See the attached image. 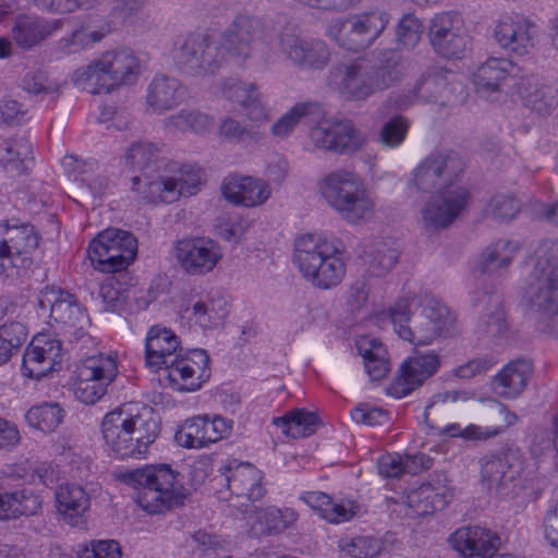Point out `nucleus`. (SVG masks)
Returning a JSON list of instances; mask_svg holds the SVG:
<instances>
[{
	"mask_svg": "<svg viewBox=\"0 0 558 558\" xmlns=\"http://www.w3.org/2000/svg\"><path fill=\"white\" fill-rule=\"evenodd\" d=\"M56 508L62 519L72 526L83 523L90 500L86 490L77 484H60L54 492Z\"/></svg>",
	"mask_w": 558,
	"mask_h": 558,
	"instance_id": "obj_35",
	"label": "nucleus"
},
{
	"mask_svg": "<svg viewBox=\"0 0 558 558\" xmlns=\"http://www.w3.org/2000/svg\"><path fill=\"white\" fill-rule=\"evenodd\" d=\"M492 421H500L498 424L489 426H478L470 424L462 427L458 423H452L444 427L441 434L450 437H461L465 440H487L504 434L510 426L518 422V416L505 404L494 401L489 408Z\"/></svg>",
	"mask_w": 558,
	"mask_h": 558,
	"instance_id": "obj_29",
	"label": "nucleus"
},
{
	"mask_svg": "<svg viewBox=\"0 0 558 558\" xmlns=\"http://www.w3.org/2000/svg\"><path fill=\"white\" fill-rule=\"evenodd\" d=\"M422 454L401 457L398 453L384 454L378 459L377 469L383 477H398L403 473L416 474L423 468Z\"/></svg>",
	"mask_w": 558,
	"mask_h": 558,
	"instance_id": "obj_52",
	"label": "nucleus"
},
{
	"mask_svg": "<svg viewBox=\"0 0 558 558\" xmlns=\"http://www.w3.org/2000/svg\"><path fill=\"white\" fill-rule=\"evenodd\" d=\"M62 343L49 333L36 335L27 345L22 361V375L41 380L54 372L62 362Z\"/></svg>",
	"mask_w": 558,
	"mask_h": 558,
	"instance_id": "obj_21",
	"label": "nucleus"
},
{
	"mask_svg": "<svg viewBox=\"0 0 558 558\" xmlns=\"http://www.w3.org/2000/svg\"><path fill=\"white\" fill-rule=\"evenodd\" d=\"M145 365L153 372L165 369L170 387L177 391H196L210 377L207 352L193 349L182 354L179 337L160 325L146 333Z\"/></svg>",
	"mask_w": 558,
	"mask_h": 558,
	"instance_id": "obj_2",
	"label": "nucleus"
},
{
	"mask_svg": "<svg viewBox=\"0 0 558 558\" xmlns=\"http://www.w3.org/2000/svg\"><path fill=\"white\" fill-rule=\"evenodd\" d=\"M389 16L383 11H372L332 20L327 35L340 47L359 51L369 47L385 31Z\"/></svg>",
	"mask_w": 558,
	"mask_h": 558,
	"instance_id": "obj_13",
	"label": "nucleus"
},
{
	"mask_svg": "<svg viewBox=\"0 0 558 558\" xmlns=\"http://www.w3.org/2000/svg\"><path fill=\"white\" fill-rule=\"evenodd\" d=\"M316 109L313 102H298L284 112L270 128V133L277 138L289 137L299 123Z\"/></svg>",
	"mask_w": 558,
	"mask_h": 558,
	"instance_id": "obj_54",
	"label": "nucleus"
},
{
	"mask_svg": "<svg viewBox=\"0 0 558 558\" xmlns=\"http://www.w3.org/2000/svg\"><path fill=\"white\" fill-rule=\"evenodd\" d=\"M531 260L532 270L522 288V302L541 332L558 337V242L543 241Z\"/></svg>",
	"mask_w": 558,
	"mask_h": 558,
	"instance_id": "obj_5",
	"label": "nucleus"
},
{
	"mask_svg": "<svg viewBox=\"0 0 558 558\" xmlns=\"http://www.w3.org/2000/svg\"><path fill=\"white\" fill-rule=\"evenodd\" d=\"M228 304L222 296L211 293L190 294L185 298L180 315L190 326L203 330L221 327L228 316Z\"/></svg>",
	"mask_w": 558,
	"mask_h": 558,
	"instance_id": "obj_22",
	"label": "nucleus"
},
{
	"mask_svg": "<svg viewBox=\"0 0 558 558\" xmlns=\"http://www.w3.org/2000/svg\"><path fill=\"white\" fill-rule=\"evenodd\" d=\"M318 192L326 204L351 226L372 221L377 202L361 177L348 169H336L318 181Z\"/></svg>",
	"mask_w": 558,
	"mask_h": 558,
	"instance_id": "obj_7",
	"label": "nucleus"
},
{
	"mask_svg": "<svg viewBox=\"0 0 558 558\" xmlns=\"http://www.w3.org/2000/svg\"><path fill=\"white\" fill-rule=\"evenodd\" d=\"M300 499L331 524L348 522L360 512V506L354 500L332 499L323 492H305Z\"/></svg>",
	"mask_w": 558,
	"mask_h": 558,
	"instance_id": "obj_33",
	"label": "nucleus"
},
{
	"mask_svg": "<svg viewBox=\"0 0 558 558\" xmlns=\"http://www.w3.org/2000/svg\"><path fill=\"white\" fill-rule=\"evenodd\" d=\"M160 157V148L150 142H135L130 145L123 156L125 167L133 171H142L141 184L138 185L142 190L145 189L144 175L155 178L157 174L147 172L149 167L154 165Z\"/></svg>",
	"mask_w": 558,
	"mask_h": 558,
	"instance_id": "obj_48",
	"label": "nucleus"
},
{
	"mask_svg": "<svg viewBox=\"0 0 558 558\" xmlns=\"http://www.w3.org/2000/svg\"><path fill=\"white\" fill-rule=\"evenodd\" d=\"M9 496L11 518L35 514L41 507L39 496L35 495L32 490L23 489L9 493Z\"/></svg>",
	"mask_w": 558,
	"mask_h": 558,
	"instance_id": "obj_60",
	"label": "nucleus"
},
{
	"mask_svg": "<svg viewBox=\"0 0 558 558\" xmlns=\"http://www.w3.org/2000/svg\"><path fill=\"white\" fill-rule=\"evenodd\" d=\"M486 299L477 324L480 332L490 338H497L507 330L505 312L498 294L484 295Z\"/></svg>",
	"mask_w": 558,
	"mask_h": 558,
	"instance_id": "obj_51",
	"label": "nucleus"
},
{
	"mask_svg": "<svg viewBox=\"0 0 558 558\" xmlns=\"http://www.w3.org/2000/svg\"><path fill=\"white\" fill-rule=\"evenodd\" d=\"M63 27L62 19L47 20L37 15L21 14L12 27L15 44L24 49L33 48Z\"/></svg>",
	"mask_w": 558,
	"mask_h": 558,
	"instance_id": "obj_32",
	"label": "nucleus"
},
{
	"mask_svg": "<svg viewBox=\"0 0 558 558\" xmlns=\"http://www.w3.org/2000/svg\"><path fill=\"white\" fill-rule=\"evenodd\" d=\"M64 410L57 402H43L31 407L25 413L28 427L48 434L62 423Z\"/></svg>",
	"mask_w": 558,
	"mask_h": 558,
	"instance_id": "obj_50",
	"label": "nucleus"
},
{
	"mask_svg": "<svg viewBox=\"0 0 558 558\" xmlns=\"http://www.w3.org/2000/svg\"><path fill=\"white\" fill-rule=\"evenodd\" d=\"M356 349L363 357L365 371L372 380H379L388 374L390 363L387 350L378 339L361 336L356 340Z\"/></svg>",
	"mask_w": 558,
	"mask_h": 558,
	"instance_id": "obj_43",
	"label": "nucleus"
},
{
	"mask_svg": "<svg viewBox=\"0 0 558 558\" xmlns=\"http://www.w3.org/2000/svg\"><path fill=\"white\" fill-rule=\"evenodd\" d=\"M102 57L116 89L136 82L140 74V61L133 51L113 49L102 52Z\"/></svg>",
	"mask_w": 558,
	"mask_h": 558,
	"instance_id": "obj_38",
	"label": "nucleus"
},
{
	"mask_svg": "<svg viewBox=\"0 0 558 558\" xmlns=\"http://www.w3.org/2000/svg\"><path fill=\"white\" fill-rule=\"evenodd\" d=\"M32 158V144L27 138L0 137V165L5 171L12 174L23 173L28 169Z\"/></svg>",
	"mask_w": 558,
	"mask_h": 558,
	"instance_id": "obj_44",
	"label": "nucleus"
},
{
	"mask_svg": "<svg viewBox=\"0 0 558 558\" xmlns=\"http://www.w3.org/2000/svg\"><path fill=\"white\" fill-rule=\"evenodd\" d=\"M184 98L185 89L177 78L156 75L147 85L145 102L150 112L162 114L178 107Z\"/></svg>",
	"mask_w": 558,
	"mask_h": 558,
	"instance_id": "obj_34",
	"label": "nucleus"
},
{
	"mask_svg": "<svg viewBox=\"0 0 558 558\" xmlns=\"http://www.w3.org/2000/svg\"><path fill=\"white\" fill-rule=\"evenodd\" d=\"M335 154L350 155L360 150L366 143V136L350 121L338 120Z\"/></svg>",
	"mask_w": 558,
	"mask_h": 558,
	"instance_id": "obj_56",
	"label": "nucleus"
},
{
	"mask_svg": "<svg viewBox=\"0 0 558 558\" xmlns=\"http://www.w3.org/2000/svg\"><path fill=\"white\" fill-rule=\"evenodd\" d=\"M100 430L110 454L143 458L159 434V420L150 407L124 403L102 417Z\"/></svg>",
	"mask_w": 558,
	"mask_h": 558,
	"instance_id": "obj_4",
	"label": "nucleus"
},
{
	"mask_svg": "<svg viewBox=\"0 0 558 558\" xmlns=\"http://www.w3.org/2000/svg\"><path fill=\"white\" fill-rule=\"evenodd\" d=\"M111 32L110 23H102L97 28L83 25L58 41V49L65 54L86 50L101 41Z\"/></svg>",
	"mask_w": 558,
	"mask_h": 558,
	"instance_id": "obj_47",
	"label": "nucleus"
},
{
	"mask_svg": "<svg viewBox=\"0 0 558 558\" xmlns=\"http://www.w3.org/2000/svg\"><path fill=\"white\" fill-rule=\"evenodd\" d=\"M522 209V203L515 196L510 194H498L488 202L485 214L487 217L507 222L514 219Z\"/></svg>",
	"mask_w": 558,
	"mask_h": 558,
	"instance_id": "obj_55",
	"label": "nucleus"
},
{
	"mask_svg": "<svg viewBox=\"0 0 558 558\" xmlns=\"http://www.w3.org/2000/svg\"><path fill=\"white\" fill-rule=\"evenodd\" d=\"M222 194L232 204L247 208L265 204L271 187L264 179L251 175H229L222 184Z\"/></svg>",
	"mask_w": 558,
	"mask_h": 558,
	"instance_id": "obj_31",
	"label": "nucleus"
},
{
	"mask_svg": "<svg viewBox=\"0 0 558 558\" xmlns=\"http://www.w3.org/2000/svg\"><path fill=\"white\" fill-rule=\"evenodd\" d=\"M518 248V244L509 240H498L494 242L480 255L474 267V274L488 277L493 276L511 263Z\"/></svg>",
	"mask_w": 558,
	"mask_h": 558,
	"instance_id": "obj_41",
	"label": "nucleus"
},
{
	"mask_svg": "<svg viewBox=\"0 0 558 558\" xmlns=\"http://www.w3.org/2000/svg\"><path fill=\"white\" fill-rule=\"evenodd\" d=\"M280 50L288 60L302 69L320 70L330 61V51L320 39L286 34L280 39Z\"/></svg>",
	"mask_w": 558,
	"mask_h": 558,
	"instance_id": "obj_27",
	"label": "nucleus"
},
{
	"mask_svg": "<svg viewBox=\"0 0 558 558\" xmlns=\"http://www.w3.org/2000/svg\"><path fill=\"white\" fill-rule=\"evenodd\" d=\"M429 39L436 52L445 58H462L471 44L464 20L454 12H442L433 17Z\"/></svg>",
	"mask_w": 558,
	"mask_h": 558,
	"instance_id": "obj_20",
	"label": "nucleus"
},
{
	"mask_svg": "<svg viewBox=\"0 0 558 558\" xmlns=\"http://www.w3.org/2000/svg\"><path fill=\"white\" fill-rule=\"evenodd\" d=\"M532 372V365L527 361L508 363L493 380L495 393L506 399L517 398L526 388Z\"/></svg>",
	"mask_w": 558,
	"mask_h": 558,
	"instance_id": "obj_37",
	"label": "nucleus"
},
{
	"mask_svg": "<svg viewBox=\"0 0 558 558\" xmlns=\"http://www.w3.org/2000/svg\"><path fill=\"white\" fill-rule=\"evenodd\" d=\"M517 66L509 58L490 57L483 62L474 74V83L480 93L496 92L500 84L513 76Z\"/></svg>",
	"mask_w": 558,
	"mask_h": 558,
	"instance_id": "obj_40",
	"label": "nucleus"
},
{
	"mask_svg": "<svg viewBox=\"0 0 558 558\" xmlns=\"http://www.w3.org/2000/svg\"><path fill=\"white\" fill-rule=\"evenodd\" d=\"M214 125L215 118L213 116L196 109H182L165 121V126L170 132H189L199 136L207 135Z\"/></svg>",
	"mask_w": 558,
	"mask_h": 558,
	"instance_id": "obj_45",
	"label": "nucleus"
},
{
	"mask_svg": "<svg viewBox=\"0 0 558 558\" xmlns=\"http://www.w3.org/2000/svg\"><path fill=\"white\" fill-rule=\"evenodd\" d=\"M122 480L137 489L135 501L149 514L178 507L186 497L180 474L166 464L128 471Z\"/></svg>",
	"mask_w": 558,
	"mask_h": 558,
	"instance_id": "obj_9",
	"label": "nucleus"
},
{
	"mask_svg": "<svg viewBox=\"0 0 558 558\" xmlns=\"http://www.w3.org/2000/svg\"><path fill=\"white\" fill-rule=\"evenodd\" d=\"M119 373L118 356L113 352L86 356L76 367L74 395L85 404H95L106 393Z\"/></svg>",
	"mask_w": 558,
	"mask_h": 558,
	"instance_id": "obj_14",
	"label": "nucleus"
},
{
	"mask_svg": "<svg viewBox=\"0 0 558 558\" xmlns=\"http://www.w3.org/2000/svg\"><path fill=\"white\" fill-rule=\"evenodd\" d=\"M136 239L120 229H106L97 234L87 248L94 268L101 272H116L125 269L135 258Z\"/></svg>",
	"mask_w": 558,
	"mask_h": 558,
	"instance_id": "obj_15",
	"label": "nucleus"
},
{
	"mask_svg": "<svg viewBox=\"0 0 558 558\" xmlns=\"http://www.w3.org/2000/svg\"><path fill=\"white\" fill-rule=\"evenodd\" d=\"M338 547L349 558H377L386 549L380 538L369 535L342 538Z\"/></svg>",
	"mask_w": 558,
	"mask_h": 558,
	"instance_id": "obj_53",
	"label": "nucleus"
},
{
	"mask_svg": "<svg viewBox=\"0 0 558 558\" xmlns=\"http://www.w3.org/2000/svg\"><path fill=\"white\" fill-rule=\"evenodd\" d=\"M141 177L131 179L132 190L137 192L143 199L158 203H173L181 196L195 195L202 184V173L193 166H183L173 174H157L155 178L144 175L145 189H141Z\"/></svg>",
	"mask_w": 558,
	"mask_h": 558,
	"instance_id": "obj_11",
	"label": "nucleus"
},
{
	"mask_svg": "<svg viewBox=\"0 0 558 558\" xmlns=\"http://www.w3.org/2000/svg\"><path fill=\"white\" fill-rule=\"evenodd\" d=\"M293 262L314 287L330 289L345 276V260L340 243L323 233L303 234L296 239Z\"/></svg>",
	"mask_w": 558,
	"mask_h": 558,
	"instance_id": "obj_8",
	"label": "nucleus"
},
{
	"mask_svg": "<svg viewBox=\"0 0 558 558\" xmlns=\"http://www.w3.org/2000/svg\"><path fill=\"white\" fill-rule=\"evenodd\" d=\"M37 312L49 325L61 326L76 339L85 335L90 324L88 315L74 296L56 287H46L40 291Z\"/></svg>",
	"mask_w": 558,
	"mask_h": 558,
	"instance_id": "obj_12",
	"label": "nucleus"
},
{
	"mask_svg": "<svg viewBox=\"0 0 558 558\" xmlns=\"http://www.w3.org/2000/svg\"><path fill=\"white\" fill-rule=\"evenodd\" d=\"M460 558H492L498 550V537L480 526L460 527L449 537Z\"/></svg>",
	"mask_w": 558,
	"mask_h": 558,
	"instance_id": "obj_30",
	"label": "nucleus"
},
{
	"mask_svg": "<svg viewBox=\"0 0 558 558\" xmlns=\"http://www.w3.org/2000/svg\"><path fill=\"white\" fill-rule=\"evenodd\" d=\"M408 130V120L404 117L396 116L384 123L378 133V141L389 148L399 147L404 142Z\"/></svg>",
	"mask_w": 558,
	"mask_h": 558,
	"instance_id": "obj_59",
	"label": "nucleus"
},
{
	"mask_svg": "<svg viewBox=\"0 0 558 558\" xmlns=\"http://www.w3.org/2000/svg\"><path fill=\"white\" fill-rule=\"evenodd\" d=\"M172 255L182 272L201 277L213 272L225 253L222 246L209 236H185L174 242Z\"/></svg>",
	"mask_w": 558,
	"mask_h": 558,
	"instance_id": "obj_17",
	"label": "nucleus"
},
{
	"mask_svg": "<svg viewBox=\"0 0 558 558\" xmlns=\"http://www.w3.org/2000/svg\"><path fill=\"white\" fill-rule=\"evenodd\" d=\"M102 53L75 70L72 82L90 94H108L116 89L113 81L105 65Z\"/></svg>",
	"mask_w": 558,
	"mask_h": 558,
	"instance_id": "obj_39",
	"label": "nucleus"
},
{
	"mask_svg": "<svg viewBox=\"0 0 558 558\" xmlns=\"http://www.w3.org/2000/svg\"><path fill=\"white\" fill-rule=\"evenodd\" d=\"M403 76L401 56L385 51L378 65L365 68L359 63L339 64L329 74L328 83L341 96L351 100H365L376 93L398 84Z\"/></svg>",
	"mask_w": 558,
	"mask_h": 558,
	"instance_id": "obj_6",
	"label": "nucleus"
},
{
	"mask_svg": "<svg viewBox=\"0 0 558 558\" xmlns=\"http://www.w3.org/2000/svg\"><path fill=\"white\" fill-rule=\"evenodd\" d=\"M397 259L398 254L395 248L385 242H377L368 253V271L376 277L384 276L393 268Z\"/></svg>",
	"mask_w": 558,
	"mask_h": 558,
	"instance_id": "obj_57",
	"label": "nucleus"
},
{
	"mask_svg": "<svg viewBox=\"0 0 558 558\" xmlns=\"http://www.w3.org/2000/svg\"><path fill=\"white\" fill-rule=\"evenodd\" d=\"M219 93L222 99L239 106L248 121L265 123L269 120V110L255 83L229 77L220 83Z\"/></svg>",
	"mask_w": 558,
	"mask_h": 558,
	"instance_id": "obj_24",
	"label": "nucleus"
},
{
	"mask_svg": "<svg viewBox=\"0 0 558 558\" xmlns=\"http://www.w3.org/2000/svg\"><path fill=\"white\" fill-rule=\"evenodd\" d=\"M522 472V461L514 451L487 456L483 459L481 474L487 488L507 495V488Z\"/></svg>",
	"mask_w": 558,
	"mask_h": 558,
	"instance_id": "obj_28",
	"label": "nucleus"
},
{
	"mask_svg": "<svg viewBox=\"0 0 558 558\" xmlns=\"http://www.w3.org/2000/svg\"><path fill=\"white\" fill-rule=\"evenodd\" d=\"M453 498V488L447 483L445 476H438L432 482L411 488L402 497L408 510L405 514L411 518L424 517L444 509Z\"/></svg>",
	"mask_w": 558,
	"mask_h": 558,
	"instance_id": "obj_23",
	"label": "nucleus"
},
{
	"mask_svg": "<svg viewBox=\"0 0 558 558\" xmlns=\"http://www.w3.org/2000/svg\"><path fill=\"white\" fill-rule=\"evenodd\" d=\"M38 234L28 223L0 225V276L13 278L32 264L38 246Z\"/></svg>",
	"mask_w": 558,
	"mask_h": 558,
	"instance_id": "obj_16",
	"label": "nucleus"
},
{
	"mask_svg": "<svg viewBox=\"0 0 558 558\" xmlns=\"http://www.w3.org/2000/svg\"><path fill=\"white\" fill-rule=\"evenodd\" d=\"M28 337L26 325L20 320L9 318L0 324V339L5 341L15 351L23 345Z\"/></svg>",
	"mask_w": 558,
	"mask_h": 558,
	"instance_id": "obj_63",
	"label": "nucleus"
},
{
	"mask_svg": "<svg viewBox=\"0 0 558 558\" xmlns=\"http://www.w3.org/2000/svg\"><path fill=\"white\" fill-rule=\"evenodd\" d=\"M463 161L457 153L437 151L424 158L411 172L409 187L427 195L461 186L457 179Z\"/></svg>",
	"mask_w": 558,
	"mask_h": 558,
	"instance_id": "obj_10",
	"label": "nucleus"
},
{
	"mask_svg": "<svg viewBox=\"0 0 558 558\" xmlns=\"http://www.w3.org/2000/svg\"><path fill=\"white\" fill-rule=\"evenodd\" d=\"M523 104L539 114H549L556 107L557 99L551 87L541 85L534 80L522 82L518 88Z\"/></svg>",
	"mask_w": 558,
	"mask_h": 558,
	"instance_id": "obj_49",
	"label": "nucleus"
},
{
	"mask_svg": "<svg viewBox=\"0 0 558 558\" xmlns=\"http://www.w3.org/2000/svg\"><path fill=\"white\" fill-rule=\"evenodd\" d=\"M232 496L245 501H256L266 494L264 473L248 462L229 461L222 469Z\"/></svg>",
	"mask_w": 558,
	"mask_h": 558,
	"instance_id": "obj_26",
	"label": "nucleus"
},
{
	"mask_svg": "<svg viewBox=\"0 0 558 558\" xmlns=\"http://www.w3.org/2000/svg\"><path fill=\"white\" fill-rule=\"evenodd\" d=\"M350 414L355 423L369 426L384 425L389 421L386 411L368 403H360L351 410Z\"/></svg>",
	"mask_w": 558,
	"mask_h": 558,
	"instance_id": "obj_62",
	"label": "nucleus"
},
{
	"mask_svg": "<svg viewBox=\"0 0 558 558\" xmlns=\"http://www.w3.org/2000/svg\"><path fill=\"white\" fill-rule=\"evenodd\" d=\"M298 520V513L292 508H255L247 517L250 531L254 536L281 533Z\"/></svg>",
	"mask_w": 558,
	"mask_h": 558,
	"instance_id": "obj_36",
	"label": "nucleus"
},
{
	"mask_svg": "<svg viewBox=\"0 0 558 558\" xmlns=\"http://www.w3.org/2000/svg\"><path fill=\"white\" fill-rule=\"evenodd\" d=\"M440 367V356L435 351L407 359L390 384L388 391L395 398H402L432 377Z\"/></svg>",
	"mask_w": 558,
	"mask_h": 558,
	"instance_id": "obj_25",
	"label": "nucleus"
},
{
	"mask_svg": "<svg viewBox=\"0 0 558 558\" xmlns=\"http://www.w3.org/2000/svg\"><path fill=\"white\" fill-rule=\"evenodd\" d=\"M399 338L414 345H428L456 330V315L426 291L397 300L387 311Z\"/></svg>",
	"mask_w": 558,
	"mask_h": 558,
	"instance_id": "obj_3",
	"label": "nucleus"
},
{
	"mask_svg": "<svg viewBox=\"0 0 558 558\" xmlns=\"http://www.w3.org/2000/svg\"><path fill=\"white\" fill-rule=\"evenodd\" d=\"M209 415L185 420L175 434L177 442L185 448L199 449L213 444Z\"/></svg>",
	"mask_w": 558,
	"mask_h": 558,
	"instance_id": "obj_46",
	"label": "nucleus"
},
{
	"mask_svg": "<svg viewBox=\"0 0 558 558\" xmlns=\"http://www.w3.org/2000/svg\"><path fill=\"white\" fill-rule=\"evenodd\" d=\"M470 193L464 186H452L428 195L420 207L418 222L427 232H439L451 226L466 208Z\"/></svg>",
	"mask_w": 558,
	"mask_h": 558,
	"instance_id": "obj_18",
	"label": "nucleus"
},
{
	"mask_svg": "<svg viewBox=\"0 0 558 558\" xmlns=\"http://www.w3.org/2000/svg\"><path fill=\"white\" fill-rule=\"evenodd\" d=\"M423 25L414 15H404L397 27V41L405 49L414 48L421 39Z\"/></svg>",
	"mask_w": 558,
	"mask_h": 558,
	"instance_id": "obj_61",
	"label": "nucleus"
},
{
	"mask_svg": "<svg viewBox=\"0 0 558 558\" xmlns=\"http://www.w3.org/2000/svg\"><path fill=\"white\" fill-rule=\"evenodd\" d=\"M272 425L281 429L288 438H305L317 432L320 421L315 412L293 409L282 416L271 420Z\"/></svg>",
	"mask_w": 558,
	"mask_h": 558,
	"instance_id": "obj_42",
	"label": "nucleus"
},
{
	"mask_svg": "<svg viewBox=\"0 0 558 558\" xmlns=\"http://www.w3.org/2000/svg\"><path fill=\"white\" fill-rule=\"evenodd\" d=\"M496 44L517 57L532 54L538 45L536 25L518 13H507L497 19L493 29Z\"/></svg>",
	"mask_w": 558,
	"mask_h": 558,
	"instance_id": "obj_19",
	"label": "nucleus"
},
{
	"mask_svg": "<svg viewBox=\"0 0 558 558\" xmlns=\"http://www.w3.org/2000/svg\"><path fill=\"white\" fill-rule=\"evenodd\" d=\"M338 120H324L311 128L308 133L312 146L322 151L335 153Z\"/></svg>",
	"mask_w": 558,
	"mask_h": 558,
	"instance_id": "obj_58",
	"label": "nucleus"
},
{
	"mask_svg": "<svg viewBox=\"0 0 558 558\" xmlns=\"http://www.w3.org/2000/svg\"><path fill=\"white\" fill-rule=\"evenodd\" d=\"M177 46L174 60L183 72L196 77L210 76L227 61V54L238 68L258 63L262 27L257 20L240 16L225 33L221 44L203 34H190Z\"/></svg>",
	"mask_w": 558,
	"mask_h": 558,
	"instance_id": "obj_1",
	"label": "nucleus"
},
{
	"mask_svg": "<svg viewBox=\"0 0 558 558\" xmlns=\"http://www.w3.org/2000/svg\"><path fill=\"white\" fill-rule=\"evenodd\" d=\"M80 558H122L121 548L113 539L95 541L82 550Z\"/></svg>",
	"mask_w": 558,
	"mask_h": 558,
	"instance_id": "obj_64",
	"label": "nucleus"
}]
</instances>
